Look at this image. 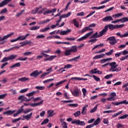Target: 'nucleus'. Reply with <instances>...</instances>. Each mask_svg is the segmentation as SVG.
<instances>
[{
  "label": "nucleus",
  "instance_id": "56",
  "mask_svg": "<svg viewBox=\"0 0 128 128\" xmlns=\"http://www.w3.org/2000/svg\"><path fill=\"white\" fill-rule=\"evenodd\" d=\"M50 74V72H44L43 74H42L40 76V78H44V76H47V74Z\"/></svg>",
  "mask_w": 128,
  "mask_h": 128
},
{
  "label": "nucleus",
  "instance_id": "45",
  "mask_svg": "<svg viewBox=\"0 0 128 128\" xmlns=\"http://www.w3.org/2000/svg\"><path fill=\"white\" fill-rule=\"evenodd\" d=\"M120 22H128V18L124 17L121 19H120Z\"/></svg>",
  "mask_w": 128,
  "mask_h": 128
},
{
  "label": "nucleus",
  "instance_id": "32",
  "mask_svg": "<svg viewBox=\"0 0 128 128\" xmlns=\"http://www.w3.org/2000/svg\"><path fill=\"white\" fill-rule=\"evenodd\" d=\"M50 30V27H46L45 28L43 29L40 30V32H48V30Z\"/></svg>",
  "mask_w": 128,
  "mask_h": 128
},
{
  "label": "nucleus",
  "instance_id": "54",
  "mask_svg": "<svg viewBox=\"0 0 128 128\" xmlns=\"http://www.w3.org/2000/svg\"><path fill=\"white\" fill-rule=\"evenodd\" d=\"M128 114H124V115H123L121 116H120L118 118L119 120H124V118H128Z\"/></svg>",
  "mask_w": 128,
  "mask_h": 128
},
{
  "label": "nucleus",
  "instance_id": "1",
  "mask_svg": "<svg viewBox=\"0 0 128 128\" xmlns=\"http://www.w3.org/2000/svg\"><path fill=\"white\" fill-rule=\"evenodd\" d=\"M96 24L94 23L91 24L88 26H86L83 28L82 30H79L78 32V34H84V32H86L90 31V32L86 33L84 36L78 39L76 42H82V40H84L88 38H90V36L94 34V30L90 28H94L96 27Z\"/></svg>",
  "mask_w": 128,
  "mask_h": 128
},
{
  "label": "nucleus",
  "instance_id": "34",
  "mask_svg": "<svg viewBox=\"0 0 128 128\" xmlns=\"http://www.w3.org/2000/svg\"><path fill=\"white\" fill-rule=\"evenodd\" d=\"M80 114L81 113L80 110H78L74 114V116L75 118H78V116H80Z\"/></svg>",
  "mask_w": 128,
  "mask_h": 128
},
{
  "label": "nucleus",
  "instance_id": "2",
  "mask_svg": "<svg viewBox=\"0 0 128 128\" xmlns=\"http://www.w3.org/2000/svg\"><path fill=\"white\" fill-rule=\"evenodd\" d=\"M110 66L109 69V72H120L122 70L121 68H118V64H116V62H112L110 64L107 63L102 66Z\"/></svg>",
  "mask_w": 128,
  "mask_h": 128
},
{
  "label": "nucleus",
  "instance_id": "29",
  "mask_svg": "<svg viewBox=\"0 0 128 128\" xmlns=\"http://www.w3.org/2000/svg\"><path fill=\"white\" fill-rule=\"evenodd\" d=\"M100 38V36L98 35V32H96L95 34L91 35L90 38Z\"/></svg>",
  "mask_w": 128,
  "mask_h": 128
},
{
  "label": "nucleus",
  "instance_id": "31",
  "mask_svg": "<svg viewBox=\"0 0 128 128\" xmlns=\"http://www.w3.org/2000/svg\"><path fill=\"white\" fill-rule=\"evenodd\" d=\"M94 126H97V124H100V118H98L93 123Z\"/></svg>",
  "mask_w": 128,
  "mask_h": 128
},
{
  "label": "nucleus",
  "instance_id": "58",
  "mask_svg": "<svg viewBox=\"0 0 128 128\" xmlns=\"http://www.w3.org/2000/svg\"><path fill=\"white\" fill-rule=\"evenodd\" d=\"M71 80H80V78L78 77H72L70 78Z\"/></svg>",
  "mask_w": 128,
  "mask_h": 128
},
{
  "label": "nucleus",
  "instance_id": "9",
  "mask_svg": "<svg viewBox=\"0 0 128 128\" xmlns=\"http://www.w3.org/2000/svg\"><path fill=\"white\" fill-rule=\"evenodd\" d=\"M107 28V30H108V28L110 30H116V25H114L112 24H110L108 25H106L105 26V28Z\"/></svg>",
  "mask_w": 128,
  "mask_h": 128
},
{
  "label": "nucleus",
  "instance_id": "8",
  "mask_svg": "<svg viewBox=\"0 0 128 128\" xmlns=\"http://www.w3.org/2000/svg\"><path fill=\"white\" fill-rule=\"evenodd\" d=\"M18 100H21L22 102H30V100H31L32 99H28V98L24 96H20L18 98Z\"/></svg>",
  "mask_w": 128,
  "mask_h": 128
},
{
  "label": "nucleus",
  "instance_id": "41",
  "mask_svg": "<svg viewBox=\"0 0 128 128\" xmlns=\"http://www.w3.org/2000/svg\"><path fill=\"white\" fill-rule=\"evenodd\" d=\"M40 26H34L30 28V30H40Z\"/></svg>",
  "mask_w": 128,
  "mask_h": 128
},
{
  "label": "nucleus",
  "instance_id": "19",
  "mask_svg": "<svg viewBox=\"0 0 128 128\" xmlns=\"http://www.w3.org/2000/svg\"><path fill=\"white\" fill-rule=\"evenodd\" d=\"M15 112H16V110H9L8 111L4 112L3 113V114H7L8 116H10V115L13 114H14Z\"/></svg>",
  "mask_w": 128,
  "mask_h": 128
},
{
  "label": "nucleus",
  "instance_id": "50",
  "mask_svg": "<svg viewBox=\"0 0 128 128\" xmlns=\"http://www.w3.org/2000/svg\"><path fill=\"white\" fill-rule=\"evenodd\" d=\"M92 78H94V80L96 82H100V78L95 75H93Z\"/></svg>",
  "mask_w": 128,
  "mask_h": 128
},
{
  "label": "nucleus",
  "instance_id": "43",
  "mask_svg": "<svg viewBox=\"0 0 128 128\" xmlns=\"http://www.w3.org/2000/svg\"><path fill=\"white\" fill-rule=\"evenodd\" d=\"M122 114V111H120L117 113L114 114L112 116V118H116V116H120V114Z\"/></svg>",
  "mask_w": 128,
  "mask_h": 128
},
{
  "label": "nucleus",
  "instance_id": "35",
  "mask_svg": "<svg viewBox=\"0 0 128 128\" xmlns=\"http://www.w3.org/2000/svg\"><path fill=\"white\" fill-rule=\"evenodd\" d=\"M70 54H72V51L70 50V49L66 50L64 52V55L66 56H70Z\"/></svg>",
  "mask_w": 128,
  "mask_h": 128
},
{
  "label": "nucleus",
  "instance_id": "4",
  "mask_svg": "<svg viewBox=\"0 0 128 128\" xmlns=\"http://www.w3.org/2000/svg\"><path fill=\"white\" fill-rule=\"evenodd\" d=\"M18 58V55H10L8 57H4L1 61L0 62H4L8 60H14L15 58Z\"/></svg>",
  "mask_w": 128,
  "mask_h": 128
},
{
  "label": "nucleus",
  "instance_id": "52",
  "mask_svg": "<svg viewBox=\"0 0 128 128\" xmlns=\"http://www.w3.org/2000/svg\"><path fill=\"white\" fill-rule=\"evenodd\" d=\"M48 119L46 118L45 119L42 123H41V126H44V124H46L48 122Z\"/></svg>",
  "mask_w": 128,
  "mask_h": 128
},
{
  "label": "nucleus",
  "instance_id": "28",
  "mask_svg": "<svg viewBox=\"0 0 128 128\" xmlns=\"http://www.w3.org/2000/svg\"><path fill=\"white\" fill-rule=\"evenodd\" d=\"M122 88H124V92H128V82L122 86Z\"/></svg>",
  "mask_w": 128,
  "mask_h": 128
},
{
  "label": "nucleus",
  "instance_id": "20",
  "mask_svg": "<svg viewBox=\"0 0 128 128\" xmlns=\"http://www.w3.org/2000/svg\"><path fill=\"white\" fill-rule=\"evenodd\" d=\"M42 102H44V100H42L38 103L30 104V106H33L34 108V106H40V104H42Z\"/></svg>",
  "mask_w": 128,
  "mask_h": 128
},
{
  "label": "nucleus",
  "instance_id": "18",
  "mask_svg": "<svg viewBox=\"0 0 128 128\" xmlns=\"http://www.w3.org/2000/svg\"><path fill=\"white\" fill-rule=\"evenodd\" d=\"M71 92L74 96H80V92L76 89L73 91H71Z\"/></svg>",
  "mask_w": 128,
  "mask_h": 128
},
{
  "label": "nucleus",
  "instance_id": "42",
  "mask_svg": "<svg viewBox=\"0 0 128 128\" xmlns=\"http://www.w3.org/2000/svg\"><path fill=\"white\" fill-rule=\"evenodd\" d=\"M122 16V13H119L117 14H115L112 16L113 18H120V16Z\"/></svg>",
  "mask_w": 128,
  "mask_h": 128
},
{
  "label": "nucleus",
  "instance_id": "59",
  "mask_svg": "<svg viewBox=\"0 0 128 128\" xmlns=\"http://www.w3.org/2000/svg\"><path fill=\"white\" fill-rule=\"evenodd\" d=\"M32 110V108H28L26 110L23 111L24 114H28V112H30Z\"/></svg>",
  "mask_w": 128,
  "mask_h": 128
},
{
  "label": "nucleus",
  "instance_id": "7",
  "mask_svg": "<svg viewBox=\"0 0 128 128\" xmlns=\"http://www.w3.org/2000/svg\"><path fill=\"white\" fill-rule=\"evenodd\" d=\"M109 98H107V100L108 102H112L113 100H116V92H112L110 94H109Z\"/></svg>",
  "mask_w": 128,
  "mask_h": 128
},
{
  "label": "nucleus",
  "instance_id": "12",
  "mask_svg": "<svg viewBox=\"0 0 128 128\" xmlns=\"http://www.w3.org/2000/svg\"><path fill=\"white\" fill-rule=\"evenodd\" d=\"M106 32H108V28L107 27L104 26V28L99 32V38H102V36Z\"/></svg>",
  "mask_w": 128,
  "mask_h": 128
},
{
  "label": "nucleus",
  "instance_id": "55",
  "mask_svg": "<svg viewBox=\"0 0 128 128\" xmlns=\"http://www.w3.org/2000/svg\"><path fill=\"white\" fill-rule=\"evenodd\" d=\"M30 54H32V52H26L23 53V56H30Z\"/></svg>",
  "mask_w": 128,
  "mask_h": 128
},
{
  "label": "nucleus",
  "instance_id": "5",
  "mask_svg": "<svg viewBox=\"0 0 128 128\" xmlns=\"http://www.w3.org/2000/svg\"><path fill=\"white\" fill-rule=\"evenodd\" d=\"M106 42H108L111 46H114V44L118 43V41L115 36H110L107 38Z\"/></svg>",
  "mask_w": 128,
  "mask_h": 128
},
{
  "label": "nucleus",
  "instance_id": "40",
  "mask_svg": "<svg viewBox=\"0 0 128 128\" xmlns=\"http://www.w3.org/2000/svg\"><path fill=\"white\" fill-rule=\"evenodd\" d=\"M18 40H24L26 37L24 36H20L17 38Z\"/></svg>",
  "mask_w": 128,
  "mask_h": 128
},
{
  "label": "nucleus",
  "instance_id": "49",
  "mask_svg": "<svg viewBox=\"0 0 128 128\" xmlns=\"http://www.w3.org/2000/svg\"><path fill=\"white\" fill-rule=\"evenodd\" d=\"M38 12V8H36L35 9L32 10L31 12L32 14H36Z\"/></svg>",
  "mask_w": 128,
  "mask_h": 128
},
{
  "label": "nucleus",
  "instance_id": "6",
  "mask_svg": "<svg viewBox=\"0 0 128 128\" xmlns=\"http://www.w3.org/2000/svg\"><path fill=\"white\" fill-rule=\"evenodd\" d=\"M72 124H78V126H86V122L84 121H80V120H75L72 121Z\"/></svg>",
  "mask_w": 128,
  "mask_h": 128
},
{
  "label": "nucleus",
  "instance_id": "10",
  "mask_svg": "<svg viewBox=\"0 0 128 128\" xmlns=\"http://www.w3.org/2000/svg\"><path fill=\"white\" fill-rule=\"evenodd\" d=\"M12 2V0H4L0 3V8H2L3 6H6V4L9 2Z\"/></svg>",
  "mask_w": 128,
  "mask_h": 128
},
{
  "label": "nucleus",
  "instance_id": "24",
  "mask_svg": "<svg viewBox=\"0 0 128 128\" xmlns=\"http://www.w3.org/2000/svg\"><path fill=\"white\" fill-rule=\"evenodd\" d=\"M105 54H102L99 55H96V56L93 58V60H98V58H104Z\"/></svg>",
  "mask_w": 128,
  "mask_h": 128
},
{
  "label": "nucleus",
  "instance_id": "63",
  "mask_svg": "<svg viewBox=\"0 0 128 128\" xmlns=\"http://www.w3.org/2000/svg\"><path fill=\"white\" fill-rule=\"evenodd\" d=\"M116 128H124V125L122 124H118L116 126Z\"/></svg>",
  "mask_w": 128,
  "mask_h": 128
},
{
  "label": "nucleus",
  "instance_id": "37",
  "mask_svg": "<svg viewBox=\"0 0 128 128\" xmlns=\"http://www.w3.org/2000/svg\"><path fill=\"white\" fill-rule=\"evenodd\" d=\"M66 82V80H62L60 82H58L56 84H55V86H58L60 84H64V82Z\"/></svg>",
  "mask_w": 128,
  "mask_h": 128
},
{
  "label": "nucleus",
  "instance_id": "30",
  "mask_svg": "<svg viewBox=\"0 0 128 128\" xmlns=\"http://www.w3.org/2000/svg\"><path fill=\"white\" fill-rule=\"evenodd\" d=\"M70 14H72V12H68L66 14H62L61 16L62 17V18H68Z\"/></svg>",
  "mask_w": 128,
  "mask_h": 128
},
{
  "label": "nucleus",
  "instance_id": "60",
  "mask_svg": "<svg viewBox=\"0 0 128 128\" xmlns=\"http://www.w3.org/2000/svg\"><path fill=\"white\" fill-rule=\"evenodd\" d=\"M114 52V50H110L108 52L106 53V56H110V54H112Z\"/></svg>",
  "mask_w": 128,
  "mask_h": 128
},
{
  "label": "nucleus",
  "instance_id": "48",
  "mask_svg": "<svg viewBox=\"0 0 128 128\" xmlns=\"http://www.w3.org/2000/svg\"><path fill=\"white\" fill-rule=\"evenodd\" d=\"M6 12H8V9L6 8L2 10L0 12V14H6Z\"/></svg>",
  "mask_w": 128,
  "mask_h": 128
},
{
  "label": "nucleus",
  "instance_id": "62",
  "mask_svg": "<svg viewBox=\"0 0 128 128\" xmlns=\"http://www.w3.org/2000/svg\"><path fill=\"white\" fill-rule=\"evenodd\" d=\"M45 38L44 35L42 34L38 35L36 36V38Z\"/></svg>",
  "mask_w": 128,
  "mask_h": 128
},
{
  "label": "nucleus",
  "instance_id": "17",
  "mask_svg": "<svg viewBox=\"0 0 128 128\" xmlns=\"http://www.w3.org/2000/svg\"><path fill=\"white\" fill-rule=\"evenodd\" d=\"M116 36H120L121 38H126V36H128V32L124 34H120V32H118L116 34Z\"/></svg>",
  "mask_w": 128,
  "mask_h": 128
},
{
  "label": "nucleus",
  "instance_id": "33",
  "mask_svg": "<svg viewBox=\"0 0 128 128\" xmlns=\"http://www.w3.org/2000/svg\"><path fill=\"white\" fill-rule=\"evenodd\" d=\"M36 91H33L32 92H30L28 94H26V96H28V98H30V96H34V94H36Z\"/></svg>",
  "mask_w": 128,
  "mask_h": 128
},
{
  "label": "nucleus",
  "instance_id": "15",
  "mask_svg": "<svg viewBox=\"0 0 128 128\" xmlns=\"http://www.w3.org/2000/svg\"><path fill=\"white\" fill-rule=\"evenodd\" d=\"M40 74V73H38V70H36L30 74V76H33V78H36V76H38Z\"/></svg>",
  "mask_w": 128,
  "mask_h": 128
},
{
  "label": "nucleus",
  "instance_id": "14",
  "mask_svg": "<svg viewBox=\"0 0 128 128\" xmlns=\"http://www.w3.org/2000/svg\"><path fill=\"white\" fill-rule=\"evenodd\" d=\"M102 22H111V20H114V18L110 16H108L102 20Z\"/></svg>",
  "mask_w": 128,
  "mask_h": 128
},
{
  "label": "nucleus",
  "instance_id": "47",
  "mask_svg": "<svg viewBox=\"0 0 128 128\" xmlns=\"http://www.w3.org/2000/svg\"><path fill=\"white\" fill-rule=\"evenodd\" d=\"M20 120H22V118L20 117L18 118L12 120V122L13 124H14V122H20Z\"/></svg>",
  "mask_w": 128,
  "mask_h": 128
},
{
  "label": "nucleus",
  "instance_id": "26",
  "mask_svg": "<svg viewBox=\"0 0 128 128\" xmlns=\"http://www.w3.org/2000/svg\"><path fill=\"white\" fill-rule=\"evenodd\" d=\"M71 32V30L70 29H68L66 31H61L60 35L66 36V34H68L69 32Z\"/></svg>",
  "mask_w": 128,
  "mask_h": 128
},
{
  "label": "nucleus",
  "instance_id": "3",
  "mask_svg": "<svg viewBox=\"0 0 128 128\" xmlns=\"http://www.w3.org/2000/svg\"><path fill=\"white\" fill-rule=\"evenodd\" d=\"M56 12V8H53L50 10V9H48L47 8H43L42 10L38 12V14H43L44 16H46V14H52V12Z\"/></svg>",
  "mask_w": 128,
  "mask_h": 128
},
{
  "label": "nucleus",
  "instance_id": "23",
  "mask_svg": "<svg viewBox=\"0 0 128 128\" xmlns=\"http://www.w3.org/2000/svg\"><path fill=\"white\" fill-rule=\"evenodd\" d=\"M20 62L16 63L10 67V68H20Z\"/></svg>",
  "mask_w": 128,
  "mask_h": 128
},
{
  "label": "nucleus",
  "instance_id": "22",
  "mask_svg": "<svg viewBox=\"0 0 128 128\" xmlns=\"http://www.w3.org/2000/svg\"><path fill=\"white\" fill-rule=\"evenodd\" d=\"M32 112H31L29 114L26 115V116H23V118H25V120H28L32 118Z\"/></svg>",
  "mask_w": 128,
  "mask_h": 128
},
{
  "label": "nucleus",
  "instance_id": "25",
  "mask_svg": "<svg viewBox=\"0 0 128 128\" xmlns=\"http://www.w3.org/2000/svg\"><path fill=\"white\" fill-rule=\"evenodd\" d=\"M70 50L72 52H78V46H72Z\"/></svg>",
  "mask_w": 128,
  "mask_h": 128
},
{
  "label": "nucleus",
  "instance_id": "44",
  "mask_svg": "<svg viewBox=\"0 0 128 128\" xmlns=\"http://www.w3.org/2000/svg\"><path fill=\"white\" fill-rule=\"evenodd\" d=\"M44 88H45L44 86H36L35 87V88H36V90H44Z\"/></svg>",
  "mask_w": 128,
  "mask_h": 128
},
{
  "label": "nucleus",
  "instance_id": "61",
  "mask_svg": "<svg viewBox=\"0 0 128 128\" xmlns=\"http://www.w3.org/2000/svg\"><path fill=\"white\" fill-rule=\"evenodd\" d=\"M26 60H28V58L25 57L24 58H18L16 60H22V61L24 62V61Z\"/></svg>",
  "mask_w": 128,
  "mask_h": 128
},
{
  "label": "nucleus",
  "instance_id": "57",
  "mask_svg": "<svg viewBox=\"0 0 128 128\" xmlns=\"http://www.w3.org/2000/svg\"><path fill=\"white\" fill-rule=\"evenodd\" d=\"M73 22H74V24L76 26V28H78L80 26V25L78 24V21L76 20H74Z\"/></svg>",
  "mask_w": 128,
  "mask_h": 128
},
{
  "label": "nucleus",
  "instance_id": "53",
  "mask_svg": "<svg viewBox=\"0 0 128 128\" xmlns=\"http://www.w3.org/2000/svg\"><path fill=\"white\" fill-rule=\"evenodd\" d=\"M98 42V39L96 38H94L91 39L88 41V42H92L93 44H94V42Z\"/></svg>",
  "mask_w": 128,
  "mask_h": 128
},
{
  "label": "nucleus",
  "instance_id": "13",
  "mask_svg": "<svg viewBox=\"0 0 128 128\" xmlns=\"http://www.w3.org/2000/svg\"><path fill=\"white\" fill-rule=\"evenodd\" d=\"M12 34H14V32L6 35L4 36L3 38L0 36V42H2V40H8V38H10V36H12Z\"/></svg>",
  "mask_w": 128,
  "mask_h": 128
},
{
  "label": "nucleus",
  "instance_id": "36",
  "mask_svg": "<svg viewBox=\"0 0 128 128\" xmlns=\"http://www.w3.org/2000/svg\"><path fill=\"white\" fill-rule=\"evenodd\" d=\"M29 78H26V77H23L22 78H20L18 79V80H20V82H26L27 80H28Z\"/></svg>",
  "mask_w": 128,
  "mask_h": 128
},
{
  "label": "nucleus",
  "instance_id": "39",
  "mask_svg": "<svg viewBox=\"0 0 128 128\" xmlns=\"http://www.w3.org/2000/svg\"><path fill=\"white\" fill-rule=\"evenodd\" d=\"M96 110H98V105H96L93 108L91 109L90 112L92 114V112H94Z\"/></svg>",
  "mask_w": 128,
  "mask_h": 128
},
{
  "label": "nucleus",
  "instance_id": "64",
  "mask_svg": "<svg viewBox=\"0 0 128 128\" xmlns=\"http://www.w3.org/2000/svg\"><path fill=\"white\" fill-rule=\"evenodd\" d=\"M62 126H63V128H68V125L66 124V122H62Z\"/></svg>",
  "mask_w": 128,
  "mask_h": 128
},
{
  "label": "nucleus",
  "instance_id": "21",
  "mask_svg": "<svg viewBox=\"0 0 128 128\" xmlns=\"http://www.w3.org/2000/svg\"><path fill=\"white\" fill-rule=\"evenodd\" d=\"M54 110H48L47 114H48V118L50 116H54L56 113H54Z\"/></svg>",
  "mask_w": 128,
  "mask_h": 128
},
{
  "label": "nucleus",
  "instance_id": "46",
  "mask_svg": "<svg viewBox=\"0 0 128 128\" xmlns=\"http://www.w3.org/2000/svg\"><path fill=\"white\" fill-rule=\"evenodd\" d=\"M112 76H114V74H110L104 77V78H105L106 80H108L109 78H112Z\"/></svg>",
  "mask_w": 128,
  "mask_h": 128
},
{
  "label": "nucleus",
  "instance_id": "11",
  "mask_svg": "<svg viewBox=\"0 0 128 128\" xmlns=\"http://www.w3.org/2000/svg\"><path fill=\"white\" fill-rule=\"evenodd\" d=\"M56 58V56H51L48 58H46L44 59V62H52V60H54V58Z\"/></svg>",
  "mask_w": 128,
  "mask_h": 128
},
{
  "label": "nucleus",
  "instance_id": "38",
  "mask_svg": "<svg viewBox=\"0 0 128 128\" xmlns=\"http://www.w3.org/2000/svg\"><path fill=\"white\" fill-rule=\"evenodd\" d=\"M30 42H31L30 41H28L27 42H20V44H22L21 46H20V47L22 46H26V44H30Z\"/></svg>",
  "mask_w": 128,
  "mask_h": 128
},
{
  "label": "nucleus",
  "instance_id": "51",
  "mask_svg": "<svg viewBox=\"0 0 128 128\" xmlns=\"http://www.w3.org/2000/svg\"><path fill=\"white\" fill-rule=\"evenodd\" d=\"M72 68V65L70 64H68L66 65H65L64 68L65 70L66 68Z\"/></svg>",
  "mask_w": 128,
  "mask_h": 128
},
{
  "label": "nucleus",
  "instance_id": "16",
  "mask_svg": "<svg viewBox=\"0 0 128 128\" xmlns=\"http://www.w3.org/2000/svg\"><path fill=\"white\" fill-rule=\"evenodd\" d=\"M88 106L86 105L82 108L81 114H83V116L86 114L87 110H88L86 109V108H88Z\"/></svg>",
  "mask_w": 128,
  "mask_h": 128
},
{
  "label": "nucleus",
  "instance_id": "27",
  "mask_svg": "<svg viewBox=\"0 0 128 128\" xmlns=\"http://www.w3.org/2000/svg\"><path fill=\"white\" fill-rule=\"evenodd\" d=\"M126 104V102L124 101L120 102H112V104H114V106H120V104Z\"/></svg>",
  "mask_w": 128,
  "mask_h": 128
}]
</instances>
